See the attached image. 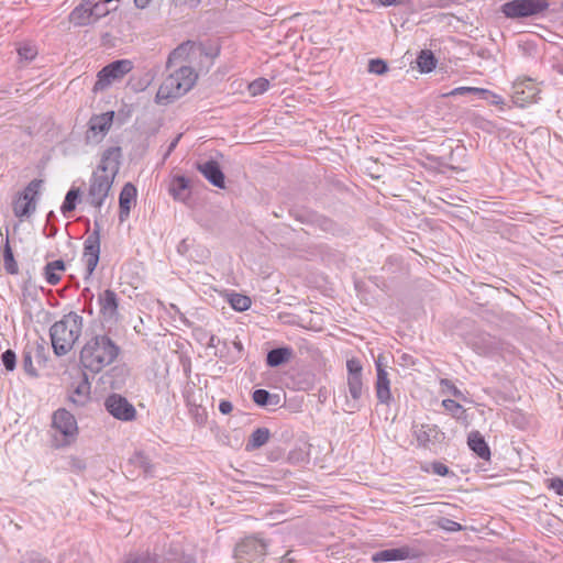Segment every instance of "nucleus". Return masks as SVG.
Returning a JSON list of instances; mask_svg holds the SVG:
<instances>
[{"label": "nucleus", "mask_w": 563, "mask_h": 563, "mask_svg": "<svg viewBox=\"0 0 563 563\" xmlns=\"http://www.w3.org/2000/svg\"><path fill=\"white\" fill-rule=\"evenodd\" d=\"M120 158L121 148L119 146L107 148L102 153L100 163L89 179L86 200L92 207L98 209L99 212L109 196L114 178L119 173Z\"/></svg>", "instance_id": "1"}, {"label": "nucleus", "mask_w": 563, "mask_h": 563, "mask_svg": "<svg viewBox=\"0 0 563 563\" xmlns=\"http://www.w3.org/2000/svg\"><path fill=\"white\" fill-rule=\"evenodd\" d=\"M119 353L120 347L108 335L96 334L82 346L79 362L85 369L98 374L113 363Z\"/></svg>", "instance_id": "2"}, {"label": "nucleus", "mask_w": 563, "mask_h": 563, "mask_svg": "<svg viewBox=\"0 0 563 563\" xmlns=\"http://www.w3.org/2000/svg\"><path fill=\"white\" fill-rule=\"evenodd\" d=\"M82 321L80 314L71 311L51 327L49 336L55 355L64 356L71 351L81 335Z\"/></svg>", "instance_id": "3"}, {"label": "nucleus", "mask_w": 563, "mask_h": 563, "mask_svg": "<svg viewBox=\"0 0 563 563\" xmlns=\"http://www.w3.org/2000/svg\"><path fill=\"white\" fill-rule=\"evenodd\" d=\"M198 76L194 68L179 65L162 82L156 93L159 103H169L187 93L196 84Z\"/></svg>", "instance_id": "4"}, {"label": "nucleus", "mask_w": 563, "mask_h": 563, "mask_svg": "<svg viewBox=\"0 0 563 563\" xmlns=\"http://www.w3.org/2000/svg\"><path fill=\"white\" fill-rule=\"evenodd\" d=\"M549 0H510L501 4L500 12L511 20L542 18L549 10Z\"/></svg>", "instance_id": "5"}, {"label": "nucleus", "mask_w": 563, "mask_h": 563, "mask_svg": "<svg viewBox=\"0 0 563 563\" xmlns=\"http://www.w3.org/2000/svg\"><path fill=\"white\" fill-rule=\"evenodd\" d=\"M268 543L260 534L247 536L236 543L233 558L236 563H263Z\"/></svg>", "instance_id": "6"}, {"label": "nucleus", "mask_w": 563, "mask_h": 563, "mask_svg": "<svg viewBox=\"0 0 563 563\" xmlns=\"http://www.w3.org/2000/svg\"><path fill=\"white\" fill-rule=\"evenodd\" d=\"M412 434L417 441L418 448L438 453L442 448L445 434L437 424L415 423Z\"/></svg>", "instance_id": "7"}, {"label": "nucleus", "mask_w": 563, "mask_h": 563, "mask_svg": "<svg viewBox=\"0 0 563 563\" xmlns=\"http://www.w3.org/2000/svg\"><path fill=\"white\" fill-rule=\"evenodd\" d=\"M133 69V63L130 59H117L104 66L97 75L93 90L102 91L114 80L121 79Z\"/></svg>", "instance_id": "8"}, {"label": "nucleus", "mask_w": 563, "mask_h": 563, "mask_svg": "<svg viewBox=\"0 0 563 563\" xmlns=\"http://www.w3.org/2000/svg\"><path fill=\"white\" fill-rule=\"evenodd\" d=\"M42 179L31 180L24 190L13 201V213L18 218L30 217L36 209V196H38Z\"/></svg>", "instance_id": "9"}, {"label": "nucleus", "mask_w": 563, "mask_h": 563, "mask_svg": "<svg viewBox=\"0 0 563 563\" xmlns=\"http://www.w3.org/2000/svg\"><path fill=\"white\" fill-rule=\"evenodd\" d=\"M100 233H101V225L98 222V220H95L93 223V230L88 234L84 242V253H82V260L86 265V278H89L100 258Z\"/></svg>", "instance_id": "10"}, {"label": "nucleus", "mask_w": 563, "mask_h": 563, "mask_svg": "<svg viewBox=\"0 0 563 563\" xmlns=\"http://www.w3.org/2000/svg\"><path fill=\"white\" fill-rule=\"evenodd\" d=\"M52 427L64 437V440L56 446L68 445L78 432L74 415L64 408H59L53 413Z\"/></svg>", "instance_id": "11"}, {"label": "nucleus", "mask_w": 563, "mask_h": 563, "mask_svg": "<svg viewBox=\"0 0 563 563\" xmlns=\"http://www.w3.org/2000/svg\"><path fill=\"white\" fill-rule=\"evenodd\" d=\"M106 410L117 420L133 421L136 417L135 407L122 395L111 394L104 399Z\"/></svg>", "instance_id": "12"}, {"label": "nucleus", "mask_w": 563, "mask_h": 563, "mask_svg": "<svg viewBox=\"0 0 563 563\" xmlns=\"http://www.w3.org/2000/svg\"><path fill=\"white\" fill-rule=\"evenodd\" d=\"M114 119V111L93 114L88 122L87 141L99 143L109 132Z\"/></svg>", "instance_id": "13"}, {"label": "nucleus", "mask_w": 563, "mask_h": 563, "mask_svg": "<svg viewBox=\"0 0 563 563\" xmlns=\"http://www.w3.org/2000/svg\"><path fill=\"white\" fill-rule=\"evenodd\" d=\"M540 90L532 79L527 78L514 84L512 102L518 107H526L528 103L537 101Z\"/></svg>", "instance_id": "14"}, {"label": "nucleus", "mask_w": 563, "mask_h": 563, "mask_svg": "<svg viewBox=\"0 0 563 563\" xmlns=\"http://www.w3.org/2000/svg\"><path fill=\"white\" fill-rule=\"evenodd\" d=\"M347 389L350 398L344 396L343 410L349 413H353L361 409V397L363 395V379L362 377L352 376L347 377Z\"/></svg>", "instance_id": "15"}, {"label": "nucleus", "mask_w": 563, "mask_h": 563, "mask_svg": "<svg viewBox=\"0 0 563 563\" xmlns=\"http://www.w3.org/2000/svg\"><path fill=\"white\" fill-rule=\"evenodd\" d=\"M98 302L100 306V313L106 322H115L119 317V299L117 294L111 289H106L99 295Z\"/></svg>", "instance_id": "16"}, {"label": "nucleus", "mask_w": 563, "mask_h": 563, "mask_svg": "<svg viewBox=\"0 0 563 563\" xmlns=\"http://www.w3.org/2000/svg\"><path fill=\"white\" fill-rule=\"evenodd\" d=\"M90 399L91 384L88 379V375L82 373L81 379L77 384L71 385L68 394V400L76 407H84L90 401Z\"/></svg>", "instance_id": "17"}, {"label": "nucleus", "mask_w": 563, "mask_h": 563, "mask_svg": "<svg viewBox=\"0 0 563 563\" xmlns=\"http://www.w3.org/2000/svg\"><path fill=\"white\" fill-rule=\"evenodd\" d=\"M196 168L214 187H218L221 189H223L225 187V176L217 161L209 159L203 163H197Z\"/></svg>", "instance_id": "18"}, {"label": "nucleus", "mask_w": 563, "mask_h": 563, "mask_svg": "<svg viewBox=\"0 0 563 563\" xmlns=\"http://www.w3.org/2000/svg\"><path fill=\"white\" fill-rule=\"evenodd\" d=\"M417 555L409 547L401 548H393L385 549L378 551L372 555V561L376 563L380 562H394V561H404L410 558H416Z\"/></svg>", "instance_id": "19"}, {"label": "nucleus", "mask_w": 563, "mask_h": 563, "mask_svg": "<svg viewBox=\"0 0 563 563\" xmlns=\"http://www.w3.org/2000/svg\"><path fill=\"white\" fill-rule=\"evenodd\" d=\"M136 200V188L132 183H126L119 196V220L125 221L131 211L132 203Z\"/></svg>", "instance_id": "20"}, {"label": "nucleus", "mask_w": 563, "mask_h": 563, "mask_svg": "<svg viewBox=\"0 0 563 563\" xmlns=\"http://www.w3.org/2000/svg\"><path fill=\"white\" fill-rule=\"evenodd\" d=\"M467 445L479 459L485 461L490 460V449L479 431L470 432L467 437Z\"/></svg>", "instance_id": "21"}, {"label": "nucleus", "mask_w": 563, "mask_h": 563, "mask_svg": "<svg viewBox=\"0 0 563 563\" xmlns=\"http://www.w3.org/2000/svg\"><path fill=\"white\" fill-rule=\"evenodd\" d=\"M69 21L76 26H86L93 23L90 0H82L75 7L69 14Z\"/></svg>", "instance_id": "22"}, {"label": "nucleus", "mask_w": 563, "mask_h": 563, "mask_svg": "<svg viewBox=\"0 0 563 563\" xmlns=\"http://www.w3.org/2000/svg\"><path fill=\"white\" fill-rule=\"evenodd\" d=\"M376 397L380 404L389 405L391 401L390 380L386 369H379L375 383Z\"/></svg>", "instance_id": "23"}, {"label": "nucleus", "mask_w": 563, "mask_h": 563, "mask_svg": "<svg viewBox=\"0 0 563 563\" xmlns=\"http://www.w3.org/2000/svg\"><path fill=\"white\" fill-rule=\"evenodd\" d=\"M292 356V349L289 346H279L268 351L266 364L269 367H278L287 363Z\"/></svg>", "instance_id": "24"}, {"label": "nucleus", "mask_w": 563, "mask_h": 563, "mask_svg": "<svg viewBox=\"0 0 563 563\" xmlns=\"http://www.w3.org/2000/svg\"><path fill=\"white\" fill-rule=\"evenodd\" d=\"M66 271V264L63 260L48 262L43 269V275L48 285L55 286L60 282V273Z\"/></svg>", "instance_id": "25"}, {"label": "nucleus", "mask_w": 563, "mask_h": 563, "mask_svg": "<svg viewBox=\"0 0 563 563\" xmlns=\"http://www.w3.org/2000/svg\"><path fill=\"white\" fill-rule=\"evenodd\" d=\"M128 369L124 366H114L103 376V383L110 385L112 389H121L126 380Z\"/></svg>", "instance_id": "26"}, {"label": "nucleus", "mask_w": 563, "mask_h": 563, "mask_svg": "<svg viewBox=\"0 0 563 563\" xmlns=\"http://www.w3.org/2000/svg\"><path fill=\"white\" fill-rule=\"evenodd\" d=\"M271 438V431L267 428L255 429L245 444L246 451H254L265 445Z\"/></svg>", "instance_id": "27"}, {"label": "nucleus", "mask_w": 563, "mask_h": 563, "mask_svg": "<svg viewBox=\"0 0 563 563\" xmlns=\"http://www.w3.org/2000/svg\"><path fill=\"white\" fill-rule=\"evenodd\" d=\"M169 191L175 199L185 201L189 196V179L181 175L175 176Z\"/></svg>", "instance_id": "28"}, {"label": "nucleus", "mask_w": 563, "mask_h": 563, "mask_svg": "<svg viewBox=\"0 0 563 563\" xmlns=\"http://www.w3.org/2000/svg\"><path fill=\"white\" fill-rule=\"evenodd\" d=\"M252 399L260 407H275L280 401L279 395L271 394L266 389H255Z\"/></svg>", "instance_id": "29"}, {"label": "nucleus", "mask_w": 563, "mask_h": 563, "mask_svg": "<svg viewBox=\"0 0 563 563\" xmlns=\"http://www.w3.org/2000/svg\"><path fill=\"white\" fill-rule=\"evenodd\" d=\"M192 45L194 43L190 41L184 42L180 45H178L173 52H170L166 63V67L170 69L173 66L183 63L186 59Z\"/></svg>", "instance_id": "30"}, {"label": "nucleus", "mask_w": 563, "mask_h": 563, "mask_svg": "<svg viewBox=\"0 0 563 563\" xmlns=\"http://www.w3.org/2000/svg\"><path fill=\"white\" fill-rule=\"evenodd\" d=\"M417 67L420 70V73H430L437 67V58L432 51L430 49H422L416 59Z\"/></svg>", "instance_id": "31"}, {"label": "nucleus", "mask_w": 563, "mask_h": 563, "mask_svg": "<svg viewBox=\"0 0 563 563\" xmlns=\"http://www.w3.org/2000/svg\"><path fill=\"white\" fill-rule=\"evenodd\" d=\"M2 257L3 267L5 272L10 275H16L19 273V267L14 258V254L10 245L9 239H7L5 243L2 245Z\"/></svg>", "instance_id": "32"}, {"label": "nucleus", "mask_w": 563, "mask_h": 563, "mask_svg": "<svg viewBox=\"0 0 563 563\" xmlns=\"http://www.w3.org/2000/svg\"><path fill=\"white\" fill-rule=\"evenodd\" d=\"M158 556L148 551H131L122 559V563H157Z\"/></svg>", "instance_id": "33"}, {"label": "nucleus", "mask_w": 563, "mask_h": 563, "mask_svg": "<svg viewBox=\"0 0 563 563\" xmlns=\"http://www.w3.org/2000/svg\"><path fill=\"white\" fill-rule=\"evenodd\" d=\"M164 563H197V560L191 554L170 548L164 556Z\"/></svg>", "instance_id": "34"}, {"label": "nucleus", "mask_w": 563, "mask_h": 563, "mask_svg": "<svg viewBox=\"0 0 563 563\" xmlns=\"http://www.w3.org/2000/svg\"><path fill=\"white\" fill-rule=\"evenodd\" d=\"M80 189L79 188H70L65 196L63 205L60 207V211L63 214H67L75 210L78 199L80 198Z\"/></svg>", "instance_id": "35"}, {"label": "nucleus", "mask_w": 563, "mask_h": 563, "mask_svg": "<svg viewBox=\"0 0 563 563\" xmlns=\"http://www.w3.org/2000/svg\"><path fill=\"white\" fill-rule=\"evenodd\" d=\"M231 307L236 311H245L251 307L250 297L241 294H231L229 297Z\"/></svg>", "instance_id": "36"}, {"label": "nucleus", "mask_w": 563, "mask_h": 563, "mask_svg": "<svg viewBox=\"0 0 563 563\" xmlns=\"http://www.w3.org/2000/svg\"><path fill=\"white\" fill-rule=\"evenodd\" d=\"M130 462L141 468L146 475L152 473L153 465L150 459L143 452H135Z\"/></svg>", "instance_id": "37"}, {"label": "nucleus", "mask_w": 563, "mask_h": 563, "mask_svg": "<svg viewBox=\"0 0 563 563\" xmlns=\"http://www.w3.org/2000/svg\"><path fill=\"white\" fill-rule=\"evenodd\" d=\"M475 95L481 98L482 95H488L487 89L477 87H457L445 93L446 97Z\"/></svg>", "instance_id": "38"}, {"label": "nucleus", "mask_w": 563, "mask_h": 563, "mask_svg": "<svg viewBox=\"0 0 563 563\" xmlns=\"http://www.w3.org/2000/svg\"><path fill=\"white\" fill-rule=\"evenodd\" d=\"M421 470L427 473L432 472L439 476L454 475V473L450 471V468L446 465L438 461H434L430 464L421 465Z\"/></svg>", "instance_id": "39"}, {"label": "nucleus", "mask_w": 563, "mask_h": 563, "mask_svg": "<svg viewBox=\"0 0 563 563\" xmlns=\"http://www.w3.org/2000/svg\"><path fill=\"white\" fill-rule=\"evenodd\" d=\"M18 54L21 60L26 63L32 62L37 55V49L35 45L30 43H24L18 48Z\"/></svg>", "instance_id": "40"}, {"label": "nucleus", "mask_w": 563, "mask_h": 563, "mask_svg": "<svg viewBox=\"0 0 563 563\" xmlns=\"http://www.w3.org/2000/svg\"><path fill=\"white\" fill-rule=\"evenodd\" d=\"M107 3L108 2H103V0H100L99 2H95L93 0H90V9H91L93 22L100 20L101 18L106 16L109 13Z\"/></svg>", "instance_id": "41"}, {"label": "nucleus", "mask_w": 563, "mask_h": 563, "mask_svg": "<svg viewBox=\"0 0 563 563\" xmlns=\"http://www.w3.org/2000/svg\"><path fill=\"white\" fill-rule=\"evenodd\" d=\"M367 70L371 74L384 75L388 71L387 63L382 58H373L368 62Z\"/></svg>", "instance_id": "42"}, {"label": "nucleus", "mask_w": 563, "mask_h": 563, "mask_svg": "<svg viewBox=\"0 0 563 563\" xmlns=\"http://www.w3.org/2000/svg\"><path fill=\"white\" fill-rule=\"evenodd\" d=\"M269 88V81L266 78H257L249 86L252 96L262 95Z\"/></svg>", "instance_id": "43"}, {"label": "nucleus", "mask_w": 563, "mask_h": 563, "mask_svg": "<svg viewBox=\"0 0 563 563\" xmlns=\"http://www.w3.org/2000/svg\"><path fill=\"white\" fill-rule=\"evenodd\" d=\"M22 365L25 373L32 377L37 376L36 368L33 365L32 361V351L24 349L22 353Z\"/></svg>", "instance_id": "44"}, {"label": "nucleus", "mask_w": 563, "mask_h": 563, "mask_svg": "<svg viewBox=\"0 0 563 563\" xmlns=\"http://www.w3.org/2000/svg\"><path fill=\"white\" fill-rule=\"evenodd\" d=\"M1 362L4 366V368L8 371V372H12L14 371L15 366H16V354L13 350H5L2 354H1Z\"/></svg>", "instance_id": "45"}, {"label": "nucleus", "mask_w": 563, "mask_h": 563, "mask_svg": "<svg viewBox=\"0 0 563 563\" xmlns=\"http://www.w3.org/2000/svg\"><path fill=\"white\" fill-rule=\"evenodd\" d=\"M347 377L357 376L362 377V364L357 358H351L346 362Z\"/></svg>", "instance_id": "46"}, {"label": "nucleus", "mask_w": 563, "mask_h": 563, "mask_svg": "<svg viewBox=\"0 0 563 563\" xmlns=\"http://www.w3.org/2000/svg\"><path fill=\"white\" fill-rule=\"evenodd\" d=\"M319 227L329 233L336 234L339 232L338 224L329 218L321 217L318 219Z\"/></svg>", "instance_id": "47"}, {"label": "nucleus", "mask_w": 563, "mask_h": 563, "mask_svg": "<svg viewBox=\"0 0 563 563\" xmlns=\"http://www.w3.org/2000/svg\"><path fill=\"white\" fill-rule=\"evenodd\" d=\"M439 526H440V528H442L446 531H450V532H456V531H461L463 529L461 523H459L454 520L448 519V518H442L439 522Z\"/></svg>", "instance_id": "48"}, {"label": "nucleus", "mask_w": 563, "mask_h": 563, "mask_svg": "<svg viewBox=\"0 0 563 563\" xmlns=\"http://www.w3.org/2000/svg\"><path fill=\"white\" fill-rule=\"evenodd\" d=\"M442 406L445 410L452 412L453 416H456L457 411H463L462 406L453 399H444Z\"/></svg>", "instance_id": "49"}, {"label": "nucleus", "mask_w": 563, "mask_h": 563, "mask_svg": "<svg viewBox=\"0 0 563 563\" xmlns=\"http://www.w3.org/2000/svg\"><path fill=\"white\" fill-rule=\"evenodd\" d=\"M487 92H488V95H482L481 98L484 100H487L489 103L495 104V106L501 107L504 104V99L499 95H496L495 92H493L488 89H487Z\"/></svg>", "instance_id": "50"}, {"label": "nucleus", "mask_w": 563, "mask_h": 563, "mask_svg": "<svg viewBox=\"0 0 563 563\" xmlns=\"http://www.w3.org/2000/svg\"><path fill=\"white\" fill-rule=\"evenodd\" d=\"M372 2L380 7H398L408 4L410 0H372Z\"/></svg>", "instance_id": "51"}, {"label": "nucleus", "mask_w": 563, "mask_h": 563, "mask_svg": "<svg viewBox=\"0 0 563 563\" xmlns=\"http://www.w3.org/2000/svg\"><path fill=\"white\" fill-rule=\"evenodd\" d=\"M550 488L558 495L563 496V479L560 477L552 478L550 482Z\"/></svg>", "instance_id": "52"}, {"label": "nucleus", "mask_w": 563, "mask_h": 563, "mask_svg": "<svg viewBox=\"0 0 563 563\" xmlns=\"http://www.w3.org/2000/svg\"><path fill=\"white\" fill-rule=\"evenodd\" d=\"M69 466L76 472H81L86 468L85 462L78 457H71L69 461Z\"/></svg>", "instance_id": "53"}, {"label": "nucleus", "mask_w": 563, "mask_h": 563, "mask_svg": "<svg viewBox=\"0 0 563 563\" xmlns=\"http://www.w3.org/2000/svg\"><path fill=\"white\" fill-rule=\"evenodd\" d=\"M233 410V405L231 401L227 400V399H222L219 404V411L222 413V415H229L231 413Z\"/></svg>", "instance_id": "54"}, {"label": "nucleus", "mask_w": 563, "mask_h": 563, "mask_svg": "<svg viewBox=\"0 0 563 563\" xmlns=\"http://www.w3.org/2000/svg\"><path fill=\"white\" fill-rule=\"evenodd\" d=\"M441 384L448 386L450 388L451 393L453 394V396H455V397L462 396L461 390H459L449 379H442Z\"/></svg>", "instance_id": "55"}, {"label": "nucleus", "mask_w": 563, "mask_h": 563, "mask_svg": "<svg viewBox=\"0 0 563 563\" xmlns=\"http://www.w3.org/2000/svg\"><path fill=\"white\" fill-rule=\"evenodd\" d=\"M233 346H234V349L236 350L238 354H236L235 356H233V357H232V360H231L232 362H234V361H236L238 358H240V357H241V354H242V352H243V344H242V342H241V341H239V340H234V341H233Z\"/></svg>", "instance_id": "56"}, {"label": "nucleus", "mask_w": 563, "mask_h": 563, "mask_svg": "<svg viewBox=\"0 0 563 563\" xmlns=\"http://www.w3.org/2000/svg\"><path fill=\"white\" fill-rule=\"evenodd\" d=\"M181 137V134H178L168 145L167 152L165 154V157L170 155V153L176 148L179 140Z\"/></svg>", "instance_id": "57"}, {"label": "nucleus", "mask_w": 563, "mask_h": 563, "mask_svg": "<svg viewBox=\"0 0 563 563\" xmlns=\"http://www.w3.org/2000/svg\"><path fill=\"white\" fill-rule=\"evenodd\" d=\"M384 356L383 355H379L376 360H375V366H376V373L379 374V369H386V365L383 363L384 361Z\"/></svg>", "instance_id": "58"}, {"label": "nucleus", "mask_w": 563, "mask_h": 563, "mask_svg": "<svg viewBox=\"0 0 563 563\" xmlns=\"http://www.w3.org/2000/svg\"><path fill=\"white\" fill-rule=\"evenodd\" d=\"M152 0H134V4L137 9H145Z\"/></svg>", "instance_id": "59"}, {"label": "nucleus", "mask_w": 563, "mask_h": 563, "mask_svg": "<svg viewBox=\"0 0 563 563\" xmlns=\"http://www.w3.org/2000/svg\"><path fill=\"white\" fill-rule=\"evenodd\" d=\"M220 343H221V340L212 334L210 336V339H209L208 346L209 347H216Z\"/></svg>", "instance_id": "60"}, {"label": "nucleus", "mask_w": 563, "mask_h": 563, "mask_svg": "<svg viewBox=\"0 0 563 563\" xmlns=\"http://www.w3.org/2000/svg\"><path fill=\"white\" fill-rule=\"evenodd\" d=\"M180 4H188L190 7H196L200 3L201 0H175Z\"/></svg>", "instance_id": "61"}, {"label": "nucleus", "mask_w": 563, "mask_h": 563, "mask_svg": "<svg viewBox=\"0 0 563 563\" xmlns=\"http://www.w3.org/2000/svg\"><path fill=\"white\" fill-rule=\"evenodd\" d=\"M295 559L290 556V552H287L283 558L280 563H294Z\"/></svg>", "instance_id": "62"}, {"label": "nucleus", "mask_w": 563, "mask_h": 563, "mask_svg": "<svg viewBox=\"0 0 563 563\" xmlns=\"http://www.w3.org/2000/svg\"><path fill=\"white\" fill-rule=\"evenodd\" d=\"M57 219L56 214L54 211H49L46 216V222L47 224H51L53 221H55Z\"/></svg>", "instance_id": "63"}, {"label": "nucleus", "mask_w": 563, "mask_h": 563, "mask_svg": "<svg viewBox=\"0 0 563 563\" xmlns=\"http://www.w3.org/2000/svg\"><path fill=\"white\" fill-rule=\"evenodd\" d=\"M57 231H58V230H57V228H56V227L51 225V227H49V231H48V233H46V229L44 230V233H45L48 238H53V236H55V235H56Z\"/></svg>", "instance_id": "64"}]
</instances>
